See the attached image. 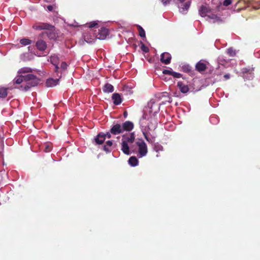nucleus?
<instances>
[{
  "label": "nucleus",
  "instance_id": "obj_6",
  "mask_svg": "<svg viewBox=\"0 0 260 260\" xmlns=\"http://www.w3.org/2000/svg\"><path fill=\"white\" fill-rule=\"evenodd\" d=\"M160 104L156 102L155 99L154 100H151L148 103V107L150 108V113L155 114L159 112V107Z\"/></svg>",
  "mask_w": 260,
  "mask_h": 260
},
{
  "label": "nucleus",
  "instance_id": "obj_28",
  "mask_svg": "<svg viewBox=\"0 0 260 260\" xmlns=\"http://www.w3.org/2000/svg\"><path fill=\"white\" fill-rule=\"evenodd\" d=\"M153 149L155 151L158 152V151H162L163 150V147H162V146L160 144H159L158 143H156V144H154Z\"/></svg>",
  "mask_w": 260,
  "mask_h": 260
},
{
  "label": "nucleus",
  "instance_id": "obj_40",
  "mask_svg": "<svg viewBox=\"0 0 260 260\" xmlns=\"http://www.w3.org/2000/svg\"><path fill=\"white\" fill-rule=\"evenodd\" d=\"M143 135H144V138H145V139H146L147 141H148V142H149V138H148V136H147V133H146V132H144V131H143Z\"/></svg>",
  "mask_w": 260,
  "mask_h": 260
},
{
  "label": "nucleus",
  "instance_id": "obj_34",
  "mask_svg": "<svg viewBox=\"0 0 260 260\" xmlns=\"http://www.w3.org/2000/svg\"><path fill=\"white\" fill-rule=\"evenodd\" d=\"M171 75L173 77H174L175 78H179L181 77V74L180 73L175 72L174 71H173V72L171 73Z\"/></svg>",
  "mask_w": 260,
  "mask_h": 260
},
{
  "label": "nucleus",
  "instance_id": "obj_24",
  "mask_svg": "<svg viewBox=\"0 0 260 260\" xmlns=\"http://www.w3.org/2000/svg\"><path fill=\"white\" fill-rule=\"evenodd\" d=\"M20 43L22 45L26 46L30 44L31 43V41L28 39L23 38L20 40Z\"/></svg>",
  "mask_w": 260,
  "mask_h": 260
},
{
  "label": "nucleus",
  "instance_id": "obj_26",
  "mask_svg": "<svg viewBox=\"0 0 260 260\" xmlns=\"http://www.w3.org/2000/svg\"><path fill=\"white\" fill-rule=\"evenodd\" d=\"M182 71L185 73H190L191 71V68L188 64H185L182 66Z\"/></svg>",
  "mask_w": 260,
  "mask_h": 260
},
{
  "label": "nucleus",
  "instance_id": "obj_39",
  "mask_svg": "<svg viewBox=\"0 0 260 260\" xmlns=\"http://www.w3.org/2000/svg\"><path fill=\"white\" fill-rule=\"evenodd\" d=\"M54 9V6L53 5H48L47 6V9L49 11H52Z\"/></svg>",
  "mask_w": 260,
  "mask_h": 260
},
{
  "label": "nucleus",
  "instance_id": "obj_10",
  "mask_svg": "<svg viewBox=\"0 0 260 260\" xmlns=\"http://www.w3.org/2000/svg\"><path fill=\"white\" fill-rule=\"evenodd\" d=\"M52 27H50L48 29H46V31L42 33V36L46 35L50 39H55L56 35L55 32V27L52 25Z\"/></svg>",
  "mask_w": 260,
  "mask_h": 260
},
{
  "label": "nucleus",
  "instance_id": "obj_2",
  "mask_svg": "<svg viewBox=\"0 0 260 260\" xmlns=\"http://www.w3.org/2000/svg\"><path fill=\"white\" fill-rule=\"evenodd\" d=\"M134 128V124L132 122L126 121L121 124L118 123H114L110 128V133L114 135H117L125 132H129Z\"/></svg>",
  "mask_w": 260,
  "mask_h": 260
},
{
  "label": "nucleus",
  "instance_id": "obj_1",
  "mask_svg": "<svg viewBox=\"0 0 260 260\" xmlns=\"http://www.w3.org/2000/svg\"><path fill=\"white\" fill-rule=\"evenodd\" d=\"M13 83L16 84H21L17 88L20 90L26 91L30 89V88L37 86L39 82V79L36 76L29 74L26 75H18L13 80Z\"/></svg>",
  "mask_w": 260,
  "mask_h": 260
},
{
  "label": "nucleus",
  "instance_id": "obj_23",
  "mask_svg": "<svg viewBox=\"0 0 260 260\" xmlns=\"http://www.w3.org/2000/svg\"><path fill=\"white\" fill-rule=\"evenodd\" d=\"M128 164L132 167H136L138 165V160L136 156H131L128 160Z\"/></svg>",
  "mask_w": 260,
  "mask_h": 260
},
{
  "label": "nucleus",
  "instance_id": "obj_36",
  "mask_svg": "<svg viewBox=\"0 0 260 260\" xmlns=\"http://www.w3.org/2000/svg\"><path fill=\"white\" fill-rule=\"evenodd\" d=\"M62 70H64L67 68V64L65 62H62L60 65Z\"/></svg>",
  "mask_w": 260,
  "mask_h": 260
},
{
  "label": "nucleus",
  "instance_id": "obj_29",
  "mask_svg": "<svg viewBox=\"0 0 260 260\" xmlns=\"http://www.w3.org/2000/svg\"><path fill=\"white\" fill-rule=\"evenodd\" d=\"M31 71V69L29 68H23L20 69L18 71V73L22 74V73H29Z\"/></svg>",
  "mask_w": 260,
  "mask_h": 260
},
{
  "label": "nucleus",
  "instance_id": "obj_20",
  "mask_svg": "<svg viewBox=\"0 0 260 260\" xmlns=\"http://www.w3.org/2000/svg\"><path fill=\"white\" fill-rule=\"evenodd\" d=\"M112 145L113 142L112 141H107L105 145L103 146V150L107 153L110 152L112 150Z\"/></svg>",
  "mask_w": 260,
  "mask_h": 260
},
{
  "label": "nucleus",
  "instance_id": "obj_25",
  "mask_svg": "<svg viewBox=\"0 0 260 260\" xmlns=\"http://www.w3.org/2000/svg\"><path fill=\"white\" fill-rule=\"evenodd\" d=\"M8 95L7 89L6 88H2L0 89V97L2 98H5Z\"/></svg>",
  "mask_w": 260,
  "mask_h": 260
},
{
  "label": "nucleus",
  "instance_id": "obj_37",
  "mask_svg": "<svg viewBox=\"0 0 260 260\" xmlns=\"http://www.w3.org/2000/svg\"><path fill=\"white\" fill-rule=\"evenodd\" d=\"M171 0H161V3L164 6H166L169 4Z\"/></svg>",
  "mask_w": 260,
  "mask_h": 260
},
{
  "label": "nucleus",
  "instance_id": "obj_14",
  "mask_svg": "<svg viewBox=\"0 0 260 260\" xmlns=\"http://www.w3.org/2000/svg\"><path fill=\"white\" fill-rule=\"evenodd\" d=\"M171 58V55L168 52L162 53L160 55V61L165 64H169Z\"/></svg>",
  "mask_w": 260,
  "mask_h": 260
},
{
  "label": "nucleus",
  "instance_id": "obj_18",
  "mask_svg": "<svg viewBox=\"0 0 260 260\" xmlns=\"http://www.w3.org/2000/svg\"><path fill=\"white\" fill-rule=\"evenodd\" d=\"M206 68V64L202 61H199L196 65V70L200 72L204 71Z\"/></svg>",
  "mask_w": 260,
  "mask_h": 260
},
{
  "label": "nucleus",
  "instance_id": "obj_3",
  "mask_svg": "<svg viewBox=\"0 0 260 260\" xmlns=\"http://www.w3.org/2000/svg\"><path fill=\"white\" fill-rule=\"evenodd\" d=\"M199 14L203 17H207L208 19L212 23H220L223 22L222 19L217 15L212 13L211 9L207 6H202L199 10Z\"/></svg>",
  "mask_w": 260,
  "mask_h": 260
},
{
  "label": "nucleus",
  "instance_id": "obj_12",
  "mask_svg": "<svg viewBox=\"0 0 260 260\" xmlns=\"http://www.w3.org/2000/svg\"><path fill=\"white\" fill-rule=\"evenodd\" d=\"M36 47L40 51H44L47 48L46 42L42 39H39L36 43Z\"/></svg>",
  "mask_w": 260,
  "mask_h": 260
},
{
  "label": "nucleus",
  "instance_id": "obj_9",
  "mask_svg": "<svg viewBox=\"0 0 260 260\" xmlns=\"http://www.w3.org/2000/svg\"><path fill=\"white\" fill-rule=\"evenodd\" d=\"M108 35V29L106 28L102 27L99 30L98 34L96 35V37L97 39L100 40H104Z\"/></svg>",
  "mask_w": 260,
  "mask_h": 260
},
{
  "label": "nucleus",
  "instance_id": "obj_33",
  "mask_svg": "<svg viewBox=\"0 0 260 260\" xmlns=\"http://www.w3.org/2000/svg\"><path fill=\"white\" fill-rule=\"evenodd\" d=\"M98 25V23L97 21H92V22H90L88 24V27L90 28H91L93 27H95Z\"/></svg>",
  "mask_w": 260,
  "mask_h": 260
},
{
  "label": "nucleus",
  "instance_id": "obj_16",
  "mask_svg": "<svg viewBox=\"0 0 260 260\" xmlns=\"http://www.w3.org/2000/svg\"><path fill=\"white\" fill-rule=\"evenodd\" d=\"M112 99L113 101V103L115 105H118L122 102V99L119 93H115L112 96Z\"/></svg>",
  "mask_w": 260,
  "mask_h": 260
},
{
  "label": "nucleus",
  "instance_id": "obj_35",
  "mask_svg": "<svg viewBox=\"0 0 260 260\" xmlns=\"http://www.w3.org/2000/svg\"><path fill=\"white\" fill-rule=\"evenodd\" d=\"M232 0H224L223 2V5L224 6H229L230 4H231L232 3Z\"/></svg>",
  "mask_w": 260,
  "mask_h": 260
},
{
  "label": "nucleus",
  "instance_id": "obj_15",
  "mask_svg": "<svg viewBox=\"0 0 260 260\" xmlns=\"http://www.w3.org/2000/svg\"><path fill=\"white\" fill-rule=\"evenodd\" d=\"M58 83L59 79L49 78L46 80V85L48 87H52L57 85Z\"/></svg>",
  "mask_w": 260,
  "mask_h": 260
},
{
  "label": "nucleus",
  "instance_id": "obj_41",
  "mask_svg": "<svg viewBox=\"0 0 260 260\" xmlns=\"http://www.w3.org/2000/svg\"><path fill=\"white\" fill-rule=\"evenodd\" d=\"M173 71H170V70H165L163 71V73L164 74H169V75H171V73H172Z\"/></svg>",
  "mask_w": 260,
  "mask_h": 260
},
{
  "label": "nucleus",
  "instance_id": "obj_30",
  "mask_svg": "<svg viewBox=\"0 0 260 260\" xmlns=\"http://www.w3.org/2000/svg\"><path fill=\"white\" fill-rule=\"evenodd\" d=\"M227 53L230 56H234L236 54V50H234L233 48H229L227 49Z\"/></svg>",
  "mask_w": 260,
  "mask_h": 260
},
{
  "label": "nucleus",
  "instance_id": "obj_31",
  "mask_svg": "<svg viewBox=\"0 0 260 260\" xmlns=\"http://www.w3.org/2000/svg\"><path fill=\"white\" fill-rule=\"evenodd\" d=\"M138 30L139 32V35L142 38L145 37V32L143 28L141 26H138Z\"/></svg>",
  "mask_w": 260,
  "mask_h": 260
},
{
  "label": "nucleus",
  "instance_id": "obj_42",
  "mask_svg": "<svg viewBox=\"0 0 260 260\" xmlns=\"http://www.w3.org/2000/svg\"><path fill=\"white\" fill-rule=\"evenodd\" d=\"M142 49L145 52H147L148 51V49L146 47H145L144 45L142 46Z\"/></svg>",
  "mask_w": 260,
  "mask_h": 260
},
{
  "label": "nucleus",
  "instance_id": "obj_13",
  "mask_svg": "<svg viewBox=\"0 0 260 260\" xmlns=\"http://www.w3.org/2000/svg\"><path fill=\"white\" fill-rule=\"evenodd\" d=\"M135 139V136L133 133H130L127 135H123L122 141L125 142L128 144L134 143Z\"/></svg>",
  "mask_w": 260,
  "mask_h": 260
},
{
  "label": "nucleus",
  "instance_id": "obj_38",
  "mask_svg": "<svg viewBox=\"0 0 260 260\" xmlns=\"http://www.w3.org/2000/svg\"><path fill=\"white\" fill-rule=\"evenodd\" d=\"M111 133H110V131L109 132H107L106 134H104V135L105 137V138H108V139H110L111 138Z\"/></svg>",
  "mask_w": 260,
  "mask_h": 260
},
{
  "label": "nucleus",
  "instance_id": "obj_5",
  "mask_svg": "<svg viewBox=\"0 0 260 260\" xmlns=\"http://www.w3.org/2000/svg\"><path fill=\"white\" fill-rule=\"evenodd\" d=\"M156 102L159 103L160 105L166 104L167 103H171V98L167 92L158 93L155 95V97Z\"/></svg>",
  "mask_w": 260,
  "mask_h": 260
},
{
  "label": "nucleus",
  "instance_id": "obj_21",
  "mask_svg": "<svg viewBox=\"0 0 260 260\" xmlns=\"http://www.w3.org/2000/svg\"><path fill=\"white\" fill-rule=\"evenodd\" d=\"M105 139L106 138L104 135V133L99 134L94 139L97 144H102Z\"/></svg>",
  "mask_w": 260,
  "mask_h": 260
},
{
  "label": "nucleus",
  "instance_id": "obj_8",
  "mask_svg": "<svg viewBox=\"0 0 260 260\" xmlns=\"http://www.w3.org/2000/svg\"><path fill=\"white\" fill-rule=\"evenodd\" d=\"M253 68H244L242 69V72L243 74L244 78L247 79H251L253 76Z\"/></svg>",
  "mask_w": 260,
  "mask_h": 260
},
{
  "label": "nucleus",
  "instance_id": "obj_17",
  "mask_svg": "<svg viewBox=\"0 0 260 260\" xmlns=\"http://www.w3.org/2000/svg\"><path fill=\"white\" fill-rule=\"evenodd\" d=\"M177 86L179 87L180 91L183 93H187L189 90L188 86L182 82H178L177 83Z\"/></svg>",
  "mask_w": 260,
  "mask_h": 260
},
{
  "label": "nucleus",
  "instance_id": "obj_32",
  "mask_svg": "<svg viewBox=\"0 0 260 260\" xmlns=\"http://www.w3.org/2000/svg\"><path fill=\"white\" fill-rule=\"evenodd\" d=\"M52 147L49 144L46 143L44 144V151L46 152H50L51 150Z\"/></svg>",
  "mask_w": 260,
  "mask_h": 260
},
{
  "label": "nucleus",
  "instance_id": "obj_7",
  "mask_svg": "<svg viewBox=\"0 0 260 260\" xmlns=\"http://www.w3.org/2000/svg\"><path fill=\"white\" fill-rule=\"evenodd\" d=\"M50 62L55 66V72L57 74V76L60 77L61 75H58V63H59V57L56 54H53L50 56Z\"/></svg>",
  "mask_w": 260,
  "mask_h": 260
},
{
  "label": "nucleus",
  "instance_id": "obj_19",
  "mask_svg": "<svg viewBox=\"0 0 260 260\" xmlns=\"http://www.w3.org/2000/svg\"><path fill=\"white\" fill-rule=\"evenodd\" d=\"M121 150L126 155L130 154L129 147L128 144L126 143L125 142H121Z\"/></svg>",
  "mask_w": 260,
  "mask_h": 260
},
{
  "label": "nucleus",
  "instance_id": "obj_22",
  "mask_svg": "<svg viewBox=\"0 0 260 260\" xmlns=\"http://www.w3.org/2000/svg\"><path fill=\"white\" fill-rule=\"evenodd\" d=\"M103 90L105 93H111L114 91V87L109 83H106L104 85Z\"/></svg>",
  "mask_w": 260,
  "mask_h": 260
},
{
  "label": "nucleus",
  "instance_id": "obj_11",
  "mask_svg": "<svg viewBox=\"0 0 260 260\" xmlns=\"http://www.w3.org/2000/svg\"><path fill=\"white\" fill-rule=\"evenodd\" d=\"M50 27H52V25L48 23H36L32 26V28L34 29L41 30H46L50 28Z\"/></svg>",
  "mask_w": 260,
  "mask_h": 260
},
{
  "label": "nucleus",
  "instance_id": "obj_43",
  "mask_svg": "<svg viewBox=\"0 0 260 260\" xmlns=\"http://www.w3.org/2000/svg\"><path fill=\"white\" fill-rule=\"evenodd\" d=\"M230 75L229 74H225L224 75V78H225V80H228L230 78Z\"/></svg>",
  "mask_w": 260,
  "mask_h": 260
},
{
  "label": "nucleus",
  "instance_id": "obj_4",
  "mask_svg": "<svg viewBox=\"0 0 260 260\" xmlns=\"http://www.w3.org/2000/svg\"><path fill=\"white\" fill-rule=\"evenodd\" d=\"M136 145L138 147V153L137 156L139 158H142L146 156L148 152V149L146 144L142 140H139L136 142Z\"/></svg>",
  "mask_w": 260,
  "mask_h": 260
},
{
  "label": "nucleus",
  "instance_id": "obj_27",
  "mask_svg": "<svg viewBox=\"0 0 260 260\" xmlns=\"http://www.w3.org/2000/svg\"><path fill=\"white\" fill-rule=\"evenodd\" d=\"M83 38H84V41L86 42H87V43H92L94 42V38L90 37H89L87 35H84Z\"/></svg>",
  "mask_w": 260,
  "mask_h": 260
}]
</instances>
